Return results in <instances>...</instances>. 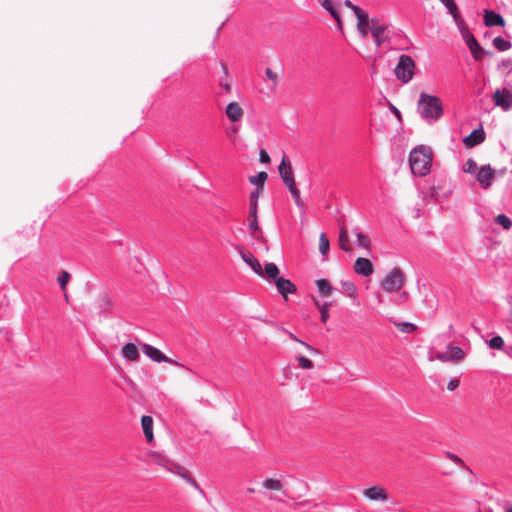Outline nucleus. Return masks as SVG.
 Listing matches in <instances>:
<instances>
[{"label": "nucleus", "mask_w": 512, "mask_h": 512, "mask_svg": "<svg viewBox=\"0 0 512 512\" xmlns=\"http://www.w3.org/2000/svg\"><path fill=\"white\" fill-rule=\"evenodd\" d=\"M417 112L429 124H433L443 116V104L438 96L421 92L417 102Z\"/></svg>", "instance_id": "nucleus-1"}, {"label": "nucleus", "mask_w": 512, "mask_h": 512, "mask_svg": "<svg viewBox=\"0 0 512 512\" xmlns=\"http://www.w3.org/2000/svg\"><path fill=\"white\" fill-rule=\"evenodd\" d=\"M432 156L431 151L424 147L414 148L409 155V165L415 176L424 177L431 170Z\"/></svg>", "instance_id": "nucleus-2"}, {"label": "nucleus", "mask_w": 512, "mask_h": 512, "mask_svg": "<svg viewBox=\"0 0 512 512\" xmlns=\"http://www.w3.org/2000/svg\"><path fill=\"white\" fill-rule=\"evenodd\" d=\"M279 174L283 180V183L290 191L295 201V204L301 208L303 204L300 197V191L296 186L291 163L285 156L282 158L281 163L279 165Z\"/></svg>", "instance_id": "nucleus-3"}, {"label": "nucleus", "mask_w": 512, "mask_h": 512, "mask_svg": "<svg viewBox=\"0 0 512 512\" xmlns=\"http://www.w3.org/2000/svg\"><path fill=\"white\" fill-rule=\"evenodd\" d=\"M459 26L460 33L469 48L472 57L476 61H481L483 59L484 55L492 56L493 52L484 50L481 45L478 43L477 39L474 37V35L468 30L467 26L465 25L464 21L461 19L459 20V23H457Z\"/></svg>", "instance_id": "nucleus-4"}, {"label": "nucleus", "mask_w": 512, "mask_h": 512, "mask_svg": "<svg viewBox=\"0 0 512 512\" xmlns=\"http://www.w3.org/2000/svg\"><path fill=\"white\" fill-rule=\"evenodd\" d=\"M415 67V61L410 55H400L398 58V63L394 69L396 78L403 83L410 82L414 77Z\"/></svg>", "instance_id": "nucleus-5"}, {"label": "nucleus", "mask_w": 512, "mask_h": 512, "mask_svg": "<svg viewBox=\"0 0 512 512\" xmlns=\"http://www.w3.org/2000/svg\"><path fill=\"white\" fill-rule=\"evenodd\" d=\"M404 284L405 276L399 268H393L381 281V287L386 292L399 291Z\"/></svg>", "instance_id": "nucleus-6"}, {"label": "nucleus", "mask_w": 512, "mask_h": 512, "mask_svg": "<svg viewBox=\"0 0 512 512\" xmlns=\"http://www.w3.org/2000/svg\"><path fill=\"white\" fill-rule=\"evenodd\" d=\"M474 177L478 182L479 186L482 189L487 190L491 187L492 182L495 178V170L492 169L489 164L483 165L479 167Z\"/></svg>", "instance_id": "nucleus-7"}, {"label": "nucleus", "mask_w": 512, "mask_h": 512, "mask_svg": "<svg viewBox=\"0 0 512 512\" xmlns=\"http://www.w3.org/2000/svg\"><path fill=\"white\" fill-rule=\"evenodd\" d=\"M370 32L377 47H380L389 39L387 27L380 24L376 19H371Z\"/></svg>", "instance_id": "nucleus-8"}, {"label": "nucleus", "mask_w": 512, "mask_h": 512, "mask_svg": "<svg viewBox=\"0 0 512 512\" xmlns=\"http://www.w3.org/2000/svg\"><path fill=\"white\" fill-rule=\"evenodd\" d=\"M354 15L357 18V29L363 37H367L370 30L371 20L368 14L361 8H354Z\"/></svg>", "instance_id": "nucleus-9"}, {"label": "nucleus", "mask_w": 512, "mask_h": 512, "mask_svg": "<svg viewBox=\"0 0 512 512\" xmlns=\"http://www.w3.org/2000/svg\"><path fill=\"white\" fill-rule=\"evenodd\" d=\"M493 99L496 106L509 110L512 108V92L504 88L502 90L497 89L493 95Z\"/></svg>", "instance_id": "nucleus-10"}, {"label": "nucleus", "mask_w": 512, "mask_h": 512, "mask_svg": "<svg viewBox=\"0 0 512 512\" xmlns=\"http://www.w3.org/2000/svg\"><path fill=\"white\" fill-rule=\"evenodd\" d=\"M354 271L358 275L369 277L373 274L374 267L368 258L358 257L354 263Z\"/></svg>", "instance_id": "nucleus-11"}, {"label": "nucleus", "mask_w": 512, "mask_h": 512, "mask_svg": "<svg viewBox=\"0 0 512 512\" xmlns=\"http://www.w3.org/2000/svg\"><path fill=\"white\" fill-rule=\"evenodd\" d=\"M141 349H142L143 353L148 358H150L153 362L164 363V362L168 361L167 356L164 355L160 349L154 347L153 345L144 343V344H142Z\"/></svg>", "instance_id": "nucleus-12"}, {"label": "nucleus", "mask_w": 512, "mask_h": 512, "mask_svg": "<svg viewBox=\"0 0 512 512\" xmlns=\"http://www.w3.org/2000/svg\"><path fill=\"white\" fill-rule=\"evenodd\" d=\"M484 25L487 27H504L505 26V19L503 16L495 11L492 10H484Z\"/></svg>", "instance_id": "nucleus-13"}, {"label": "nucleus", "mask_w": 512, "mask_h": 512, "mask_svg": "<svg viewBox=\"0 0 512 512\" xmlns=\"http://www.w3.org/2000/svg\"><path fill=\"white\" fill-rule=\"evenodd\" d=\"M279 294H281L284 298L287 297V294H293L296 292L297 288L295 284L289 279L283 278L282 276L277 278L274 282Z\"/></svg>", "instance_id": "nucleus-14"}, {"label": "nucleus", "mask_w": 512, "mask_h": 512, "mask_svg": "<svg viewBox=\"0 0 512 512\" xmlns=\"http://www.w3.org/2000/svg\"><path fill=\"white\" fill-rule=\"evenodd\" d=\"M465 357L464 351L460 347L448 346V351L438 355L441 361H461Z\"/></svg>", "instance_id": "nucleus-15"}, {"label": "nucleus", "mask_w": 512, "mask_h": 512, "mask_svg": "<svg viewBox=\"0 0 512 512\" xmlns=\"http://www.w3.org/2000/svg\"><path fill=\"white\" fill-rule=\"evenodd\" d=\"M364 496L367 497L369 500L377 501V500H388L389 496L384 488L381 487H371L368 489H365L363 492Z\"/></svg>", "instance_id": "nucleus-16"}, {"label": "nucleus", "mask_w": 512, "mask_h": 512, "mask_svg": "<svg viewBox=\"0 0 512 512\" xmlns=\"http://www.w3.org/2000/svg\"><path fill=\"white\" fill-rule=\"evenodd\" d=\"M226 115L232 122H237L243 117V109L237 102H231L226 107Z\"/></svg>", "instance_id": "nucleus-17"}, {"label": "nucleus", "mask_w": 512, "mask_h": 512, "mask_svg": "<svg viewBox=\"0 0 512 512\" xmlns=\"http://www.w3.org/2000/svg\"><path fill=\"white\" fill-rule=\"evenodd\" d=\"M242 259L245 263H247L252 268V270L254 271L255 274H257L261 277L264 276V272L262 270V266H261L260 262L252 253H250V252L243 253Z\"/></svg>", "instance_id": "nucleus-18"}, {"label": "nucleus", "mask_w": 512, "mask_h": 512, "mask_svg": "<svg viewBox=\"0 0 512 512\" xmlns=\"http://www.w3.org/2000/svg\"><path fill=\"white\" fill-rule=\"evenodd\" d=\"M485 139L484 132L482 129L473 130L467 137L464 138L463 142L467 147H474L482 143Z\"/></svg>", "instance_id": "nucleus-19"}, {"label": "nucleus", "mask_w": 512, "mask_h": 512, "mask_svg": "<svg viewBox=\"0 0 512 512\" xmlns=\"http://www.w3.org/2000/svg\"><path fill=\"white\" fill-rule=\"evenodd\" d=\"M141 425L147 442L151 443L154 439L153 418L149 415H143L141 418Z\"/></svg>", "instance_id": "nucleus-20"}, {"label": "nucleus", "mask_w": 512, "mask_h": 512, "mask_svg": "<svg viewBox=\"0 0 512 512\" xmlns=\"http://www.w3.org/2000/svg\"><path fill=\"white\" fill-rule=\"evenodd\" d=\"M122 356L128 361H138L140 355L137 347L133 343H127L122 347Z\"/></svg>", "instance_id": "nucleus-21"}, {"label": "nucleus", "mask_w": 512, "mask_h": 512, "mask_svg": "<svg viewBox=\"0 0 512 512\" xmlns=\"http://www.w3.org/2000/svg\"><path fill=\"white\" fill-rule=\"evenodd\" d=\"M339 245L340 249L345 252H349L352 249L349 242V234L344 225L339 230Z\"/></svg>", "instance_id": "nucleus-22"}, {"label": "nucleus", "mask_w": 512, "mask_h": 512, "mask_svg": "<svg viewBox=\"0 0 512 512\" xmlns=\"http://www.w3.org/2000/svg\"><path fill=\"white\" fill-rule=\"evenodd\" d=\"M259 196V188H256L254 191L251 192L249 197V216H255V214H258Z\"/></svg>", "instance_id": "nucleus-23"}, {"label": "nucleus", "mask_w": 512, "mask_h": 512, "mask_svg": "<svg viewBox=\"0 0 512 512\" xmlns=\"http://www.w3.org/2000/svg\"><path fill=\"white\" fill-rule=\"evenodd\" d=\"M342 289L344 293L351 299L356 300L358 298V289L354 282L352 281H342L341 282Z\"/></svg>", "instance_id": "nucleus-24"}, {"label": "nucleus", "mask_w": 512, "mask_h": 512, "mask_svg": "<svg viewBox=\"0 0 512 512\" xmlns=\"http://www.w3.org/2000/svg\"><path fill=\"white\" fill-rule=\"evenodd\" d=\"M440 1L447 8L448 12L454 18L456 23H459V20H461L462 18L459 14L457 5L455 4L454 0H440Z\"/></svg>", "instance_id": "nucleus-25"}, {"label": "nucleus", "mask_w": 512, "mask_h": 512, "mask_svg": "<svg viewBox=\"0 0 512 512\" xmlns=\"http://www.w3.org/2000/svg\"><path fill=\"white\" fill-rule=\"evenodd\" d=\"M356 235V246L359 248H364L365 250L370 249V240L369 237L363 234L358 228L354 229Z\"/></svg>", "instance_id": "nucleus-26"}, {"label": "nucleus", "mask_w": 512, "mask_h": 512, "mask_svg": "<svg viewBox=\"0 0 512 512\" xmlns=\"http://www.w3.org/2000/svg\"><path fill=\"white\" fill-rule=\"evenodd\" d=\"M316 285H317L320 295L323 297L329 296L333 291L332 285L326 279H318L316 281Z\"/></svg>", "instance_id": "nucleus-27"}, {"label": "nucleus", "mask_w": 512, "mask_h": 512, "mask_svg": "<svg viewBox=\"0 0 512 512\" xmlns=\"http://www.w3.org/2000/svg\"><path fill=\"white\" fill-rule=\"evenodd\" d=\"M488 345L492 349H498L504 351L507 355L511 356V353L508 349L504 346V340L501 336L496 335L492 337L488 342Z\"/></svg>", "instance_id": "nucleus-28"}, {"label": "nucleus", "mask_w": 512, "mask_h": 512, "mask_svg": "<svg viewBox=\"0 0 512 512\" xmlns=\"http://www.w3.org/2000/svg\"><path fill=\"white\" fill-rule=\"evenodd\" d=\"M314 303L320 311L321 314V322L326 324L329 319V308L331 306L330 302L320 303L318 300L314 299Z\"/></svg>", "instance_id": "nucleus-29"}, {"label": "nucleus", "mask_w": 512, "mask_h": 512, "mask_svg": "<svg viewBox=\"0 0 512 512\" xmlns=\"http://www.w3.org/2000/svg\"><path fill=\"white\" fill-rule=\"evenodd\" d=\"M493 46L500 52H504L509 50L512 47V43L508 40H505L501 36H497L493 39Z\"/></svg>", "instance_id": "nucleus-30"}, {"label": "nucleus", "mask_w": 512, "mask_h": 512, "mask_svg": "<svg viewBox=\"0 0 512 512\" xmlns=\"http://www.w3.org/2000/svg\"><path fill=\"white\" fill-rule=\"evenodd\" d=\"M267 178H268L267 173L264 171H261L254 176H250L249 181L252 184L257 185L258 186L257 188H259V191H260L263 189L264 183L266 182Z\"/></svg>", "instance_id": "nucleus-31"}, {"label": "nucleus", "mask_w": 512, "mask_h": 512, "mask_svg": "<svg viewBox=\"0 0 512 512\" xmlns=\"http://www.w3.org/2000/svg\"><path fill=\"white\" fill-rule=\"evenodd\" d=\"M320 3L323 8H325L329 14L338 22L340 23V15L337 9L334 7L332 0H320Z\"/></svg>", "instance_id": "nucleus-32"}, {"label": "nucleus", "mask_w": 512, "mask_h": 512, "mask_svg": "<svg viewBox=\"0 0 512 512\" xmlns=\"http://www.w3.org/2000/svg\"><path fill=\"white\" fill-rule=\"evenodd\" d=\"M264 274L267 275L268 278L273 279L274 282L277 278H279V269L275 263L269 262L265 265V271H263Z\"/></svg>", "instance_id": "nucleus-33"}, {"label": "nucleus", "mask_w": 512, "mask_h": 512, "mask_svg": "<svg viewBox=\"0 0 512 512\" xmlns=\"http://www.w3.org/2000/svg\"><path fill=\"white\" fill-rule=\"evenodd\" d=\"M262 485L266 489L277 490V491L281 490L283 487L280 480L273 479V478H268V479L264 480Z\"/></svg>", "instance_id": "nucleus-34"}, {"label": "nucleus", "mask_w": 512, "mask_h": 512, "mask_svg": "<svg viewBox=\"0 0 512 512\" xmlns=\"http://www.w3.org/2000/svg\"><path fill=\"white\" fill-rule=\"evenodd\" d=\"M330 249V243L325 233H321L319 238V251L325 257Z\"/></svg>", "instance_id": "nucleus-35"}, {"label": "nucleus", "mask_w": 512, "mask_h": 512, "mask_svg": "<svg viewBox=\"0 0 512 512\" xmlns=\"http://www.w3.org/2000/svg\"><path fill=\"white\" fill-rule=\"evenodd\" d=\"M478 169H479V167L477 166L476 161H475L474 159H472V158H469V159L466 161V163H465V165H464V167H463V171H464L465 173L471 174V175H473V176L476 174V172L478 171Z\"/></svg>", "instance_id": "nucleus-36"}, {"label": "nucleus", "mask_w": 512, "mask_h": 512, "mask_svg": "<svg viewBox=\"0 0 512 512\" xmlns=\"http://www.w3.org/2000/svg\"><path fill=\"white\" fill-rule=\"evenodd\" d=\"M495 222L499 225H501L505 230H509L512 227V221L511 219L506 216L505 214H499L495 218Z\"/></svg>", "instance_id": "nucleus-37"}, {"label": "nucleus", "mask_w": 512, "mask_h": 512, "mask_svg": "<svg viewBox=\"0 0 512 512\" xmlns=\"http://www.w3.org/2000/svg\"><path fill=\"white\" fill-rule=\"evenodd\" d=\"M396 327L403 333H412L417 329V326L411 322H399L396 323Z\"/></svg>", "instance_id": "nucleus-38"}, {"label": "nucleus", "mask_w": 512, "mask_h": 512, "mask_svg": "<svg viewBox=\"0 0 512 512\" xmlns=\"http://www.w3.org/2000/svg\"><path fill=\"white\" fill-rule=\"evenodd\" d=\"M70 280V274L66 270H62L57 277V281L60 284V287L63 291H65L66 285Z\"/></svg>", "instance_id": "nucleus-39"}, {"label": "nucleus", "mask_w": 512, "mask_h": 512, "mask_svg": "<svg viewBox=\"0 0 512 512\" xmlns=\"http://www.w3.org/2000/svg\"><path fill=\"white\" fill-rule=\"evenodd\" d=\"M498 69L506 72L507 74L512 73V58L503 59L498 63Z\"/></svg>", "instance_id": "nucleus-40"}, {"label": "nucleus", "mask_w": 512, "mask_h": 512, "mask_svg": "<svg viewBox=\"0 0 512 512\" xmlns=\"http://www.w3.org/2000/svg\"><path fill=\"white\" fill-rule=\"evenodd\" d=\"M265 75L267 79H269L272 83L271 88H275L278 82L277 74L271 68L268 67L265 69Z\"/></svg>", "instance_id": "nucleus-41"}, {"label": "nucleus", "mask_w": 512, "mask_h": 512, "mask_svg": "<svg viewBox=\"0 0 512 512\" xmlns=\"http://www.w3.org/2000/svg\"><path fill=\"white\" fill-rule=\"evenodd\" d=\"M296 359H297V361L299 363V366L301 368H303V369H311V368H313V362L310 359H308V358H306L304 356H298Z\"/></svg>", "instance_id": "nucleus-42"}, {"label": "nucleus", "mask_w": 512, "mask_h": 512, "mask_svg": "<svg viewBox=\"0 0 512 512\" xmlns=\"http://www.w3.org/2000/svg\"><path fill=\"white\" fill-rule=\"evenodd\" d=\"M167 464L170 465V467H167V469L172 472L173 474H176L180 477V473H182L185 468L180 466L179 464H176V463H169L168 460H164Z\"/></svg>", "instance_id": "nucleus-43"}, {"label": "nucleus", "mask_w": 512, "mask_h": 512, "mask_svg": "<svg viewBox=\"0 0 512 512\" xmlns=\"http://www.w3.org/2000/svg\"><path fill=\"white\" fill-rule=\"evenodd\" d=\"M250 217V221H249V230H251L252 233L254 232H257L260 230V227H259V224H258V215L255 214V216H249Z\"/></svg>", "instance_id": "nucleus-44"}, {"label": "nucleus", "mask_w": 512, "mask_h": 512, "mask_svg": "<svg viewBox=\"0 0 512 512\" xmlns=\"http://www.w3.org/2000/svg\"><path fill=\"white\" fill-rule=\"evenodd\" d=\"M290 338L293 339L294 341H297V342H300L301 344H303L308 349V351H310L311 353H318V350L316 348H314L313 346H311L310 344H308L304 341L299 340L293 333H290Z\"/></svg>", "instance_id": "nucleus-45"}, {"label": "nucleus", "mask_w": 512, "mask_h": 512, "mask_svg": "<svg viewBox=\"0 0 512 512\" xmlns=\"http://www.w3.org/2000/svg\"><path fill=\"white\" fill-rule=\"evenodd\" d=\"M446 457L457 464H463L462 459L454 453L446 452Z\"/></svg>", "instance_id": "nucleus-46"}, {"label": "nucleus", "mask_w": 512, "mask_h": 512, "mask_svg": "<svg viewBox=\"0 0 512 512\" xmlns=\"http://www.w3.org/2000/svg\"><path fill=\"white\" fill-rule=\"evenodd\" d=\"M259 161L263 164L270 162V157L265 150H261L259 154Z\"/></svg>", "instance_id": "nucleus-47"}, {"label": "nucleus", "mask_w": 512, "mask_h": 512, "mask_svg": "<svg viewBox=\"0 0 512 512\" xmlns=\"http://www.w3.org/2000/svg\"><path fill=\"white\" fill-rule=\"evenodd\" d=\"M459 384L460 382L458 379L452 378L447 384V389L453 391L459 386Z\"/></svg>", "instance_id": "nucleus-48"}, {"label": "nucleus", "mask_w": 512, "mask_h": 512, "mask_svg": "<svg viewBox=\"0 0 512 512\" xmlns=\"http://www.w3.org/2000/svg\"><path fill=\"white\" fill-rule=\"evenodd\" d=\"M188 484L192 486L194 489H196L199 493L204 494L203 489L200 487V485L192 478L188 479Z\"/></svg>", "instance_id": "nucleus-49"}, {"label": "nucleus", "mask_w": 512, "mask_h": 512, "mask_svg": "<svg viewBox=\"0 0 512 512\" xmlns=\"http://www.w3.org/2000/svg\"><path fill=\"white\" fill-rule=\"evenodd\" d=\"M188 484L192 486L194 489H196L199 493L204 494L203 489L200 487V485L192 478L188 479Z\"/></svg>", "instance_id": "nucleus-50"}, {"label": "nucleus", "mask_w": 512, "mask_h": 512, "mask_svg": "<svg viewBox=\"0 0 512 512\" xmlns=\"http://www.w3.org/2000/svg\"><path fill=\"white\" fill-rule=\"evenodd\" d=\"M167 360H168V361H166L165 363H169V364L175 365V366H177V367H183V364H182V363H180L179 361L174 360V359H172V358H169L168 356H167Z\"/></svg>", "instance_id": "nucleus-51"}, {"label": "nucleus", "mask_w": 512, "mask_h": 512, "mask_svg": "<svg viewBox=\"0 0 512 512\" xmlns=\"http://www.w3.org/2000/svg\"><path fill=\"white\" fill-rule=\"evenodd\" d=\"M344 5L346 7H349L353 12H354V8H360L359 6L353 4L350 0H345Z\"/></svg>", "instance_id": "nucleus-52"}, {"label": "nucleus", "mask_w": 512, "mask_h": 512, "mask_svg": "<svg viewBox=\"0 0 512 512\" xmlns=\"http://www.w3.org/2000/svg\"><path fill=\"white\" fill-rule=\"evenodd\" d=\"M180 477L182 479H184L187 483H188V479H192V477H190V475L186 469L182 473H180Z\"/></svg>", "instance_id": "nucleus-53"}, {"label": "nucleus", "mask_w": 512, "mask_h": 512, "mask_svg": "<svg viewBox=\"0 0 512 512\" xmlns=\"http://www.w3.org/2000/svg\"><path fill=\"white\" fill-rule=\"evenodd\" d=\"M247 492H248V493H254V492H255V489H254V488H248V489H247Z\"/></svg>", "instance_id": "nucleus-54"}, {"label": "nucleus", "mask_w": 512, "mask_h": 512, "mask_svg": "<svg viewBox=\"0 0 512 512\" xmlns=\"http://www.w3.org/2000/svg\"><path fill=\"white\" fill-rule=\"evenodd\" d=\"M509 322L512 324V309H511V313H510V316H509Z\"/></svg>", "instance_id": "nucleus-55"}, {"label": "nucleus", "mask_w": 512, "mask_h": 512, "mask_svg": "<svg viewBox=\"0 0 512 512\" xmlns=\"http://www.w3.org/2000/svg\"><path fill=\"white\" fill-rule=\"evenodd\" d=\"M506 512H512V507L507 508Z\"/></svg>", "instance_id": "nucleus-56"}, {"label": "nucleus", "mask_w": 512, "mask_h": 512, "mask_svg": "<svg viewBox=\"0 0 512 512\" xmlns=\"http://www.w3.org/2000/svg\"><path fill=\"white\" fill-rule=\"evenodd\" d=\"M396 113H397L398 117H400L399 110L396 109Z\"/></svg>", "instance_id": "nucleus-57"}, {"label": "nucleus", "mask_w": 512, "mask_h": 512, "mask_svg": "<svg viewBox=\"0 0 512 512\" xmlns=\"http://www.w3.org/2000/svg\"><path fill=\"white\" fill-rule=\"evenodd\" d=\"M509 349L512 351V346Z\"/></svg>", "instance_id": "nucleus-58"}]
</instances>
